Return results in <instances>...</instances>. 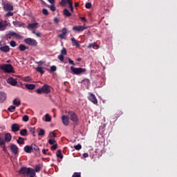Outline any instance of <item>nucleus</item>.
Returning <instances> with one entry per match:
<instances>
[{
  "label": "nucleus",
  "instance_id": "1",
  "mask_svg": "<svg viewBox=\"0 0 177 177\" xmlns=\"http://www.w3.org/2000/svg\"><path fill=\"white\" fill-rule=\"evenodd\" d=\"M18 173L19 175H23V176L34 177L36 175L34 169L31 167L27 168L26 167H21L20 170L18 171Z\"/></svg>",
  "mask_w": 177,
  "mask_h": 177
},
{
  "label": "nucleus",
  "instance_id": "2",
  "mask_svg": "<svg viewBox=\"0 0 177 177\" xmlns=\"http://www.w3.org/2000/svg\"><path fill=\"white\" fill-rule=\"evenodd\" d=\"M12 37H14V38H15L16 39H23V37L21 36L20 34L12 30L6 35V39H12Z\"/></svg>",
  "mask_w": 177,
  "mask_h": 177
},
{
  "label": "nucleus",
  "instance_id": "3",
  "mask_svg": "<svg viewBox=\"0 0 177 177\" xmlns=\"http://www.w3.org/2000/svg\"><path fill=\"white\" fill-rule=\"evenodd\" d=\"M1 70H3V71H5V73H15L13 71V66L10 64H6L3 66H0Z\"/></svg>",
  "mask_w": 177,
  "mask_h": 177
},
{
  "label": "nucleus",
  "instance_id": "4",
  "mask_svg": "<svg viewBox=\"0 0 177 177\" xmlns=\"http://www.w3.org/2000/svg\"><path fill=\"white\" fill-rule=\"evenodd\" d=\"M71 71H72L73 74H75V75H80V74L85 73L86 71V69L83 68H75L74 66H71Z\"/></svg>",
  "mask_w": 177,
  "mask_h": 177
},
{
  "label": "nucleus",
  "instance_id": "5",
  "mask_svg": "<svg viewBox=\"0 0 177 177\" xmlns=\"http://www.w3.org/2000/svg\"><path fill=\"white\" fill-rule=\"evenodd\" d=\"M68 117H69L71 121H73L75 124H77L79 121L78 116L73 111H69L68 112Z\"/></svg>",
  "mask_w": 177,
  "mask_h": 177
},
{
  "label": "nucleus",
  "instance_id": "6",
  "mask_svg": "<svg viewBox=\"0 0 177 177\" xmlns=\"http://www.w3.org/2000/svg\"><path fill=\"white\" fill-rule=\"evenodd\" d=\"M1 5L6 12H12L13 10V5L10 3H6L5 1L2 0Z\"/></svg>",
  "mask_w": 177,
  "mask_h": 177
},
{
  "label": "nucleus",
  "instance_id": "7",
  "mask_svg": "<svg viewBox=\"0 0 177 177\" xmlns=\"http://www.w3.org/2000/svg\"><path fill=\"white\" fill-rule=\"evenodd\" d=\"M24 42L25 44H27V45H29L30 46H37V45H38V42H37V40L30 37L25 39Z\"/></svg>",
  "mask_w": 177,
  "mask_h": 177
},
{
  "label": "nucleus",
  "instance_id": "8",
  "mask_svg": "<svg viewBox=\"0 0 177 177\" xmlns=\"http://www.w3.org/2000/svg\"><path fill=\"white\" fill-rule=\"evenodd\" d=\"M32 153L36 156V157H39L41 156V151H39V147L35 144H33V148L32 149Z\"/></svg>",
  "mask_w": 177,
  "mask_h": 177
},
{
  "label": "nucleus",
  "instance_id": "9",
  "mask_svg": "<svg viewBox=\"0 0 177 177\" xmlns=\"http://www.w3.org/2000/svg\"><path fill=\"white\" fill-rule=\"evenodd\" d=\"M10 150L13 154H19V147H17V145L15 144H11L10 145Z\"/></svg>",
  "mask_w": 177,
  "mask_h": 177
},
{
  "label": "nucleus",
  "instance_id": "10",
  "mask_svg": "<svg viewBox=\"0 0 177 177\" xmlns=\"http://www.w3.org/2000/svg\"><path fill=\"white\" fill-rule=\"evenodd\" d=\"M86 28H87L84 26H76L73 28V30L74 31H77L78 32H81L84 31V30H86Z\"/></svg>",
  "mask_w": 177,
  "mask_h": 177
},
{
  "label": "nucleus",
  "instance_id": "11",
  "mask_svg": "<svg viewBox=\"0 0 177 177\" xmlns=\"http://www.w3.org/2000/svg\"><path fill=\"white\" fill-rule=\"evenodd\" d=\"M6 27H8V21H0V31H5L6 30Z\"/></svg>",
  "mask_w": 177,
  "mask_h": 177
},
{
  "label": "nucleus",
  "instance_id": "12",
  "mask_svg": "<svg viewBox=\"0 0 177 177\" xmlns=\"http://www.w3.org/2000/svg\"><path fill=\"white\" fill-rule=\"evenodd\" d=\"M88 100L91 101L93 104H97V99L96 96L93 93H91L90 96L88 97Z\"/></svg>",
  "mask_w": 177,
  "mask_h": 177
},
{
  "label": "nucleus",
  "instance_id": "13",
  "mask_svg": "<svg viewBox=\"0 0 177 177\" xmlns=\"http://www.w3.org/2000/svg\"><path fill=\"white\" fill-rule=\"evenodd\" d=\"M7 82L8 84H10V85H12V86H16V85H17V80L13 77L8 78Z\"/></svg>",
  "mask_w": 177,
  "mask_h": 177
},
{
  "label": "nucleus",
  "instance_id": "14",
  "mask_svg": "<svg viewBox=\"0 0 177 177\" xmlns=\"http://www.w3.org/2000/svg\"><path fill=\"white\" fill-rule=\"evenodd\" d=\"M42 90H43V93H50V86L48 84H44L42 87H41Z\"/></svg>",
  "mask_w": 177,
  "mask_h": 177
},
{
  "label": "nucleus",
  "instance_id": "15",
  "mask_svg": "<svg viewBox=\"0 0 177 177\" xmlns=\"http://www.w3.org/2000/svg\"><path fill=\"white\" fill-rule=\"evenodd\" d=\"M33 145L34 144H32L31 146L30 145L25 146L24 148V151L29 154L31 153L32 152Z\"/></svg>",
  "mask_w": 177,
  "mask_h": 177
},
{
  "label": "nucleus",
  "instance_id": "16",
  "mask_svg": "<svg viewBox=\"0 0 177 177\" xmlns=\"http://www.w3.org/2000/svg\"><path fill=\"white\" fill-rule=\"evenodd\" d=\"M66 35H67V28H64L62 30V34H59V37L61 38V39H65Z\"/></svg>",
  "mask_w": 177,
  "mask_h": 177
},
{
  "label": "nucleus",
  "instance_id": "17",
  "mask_svg": "<svg viewBox=\"0 0 177 177\" xmlns=\"http://www.w3.org/2000/svg\"><path fill=\"white\" fill-rule=\"evenodd\" d=\"M68 120H69V117L64 115L62 117V124H64V125H65L66 127H67V125H68Z\"/></svg>",
  "mask_w": 177,
  "mask_h": 177
},
{
  "label": "nucleus",
  "instance_id": "18",
  "mask_svg": "<svg viewBox=\"0 0 177 177\" xmlns=\"http://www.w3.org/2000/svg\"><path fill=\"white\" fill-rule=\"evenodd\" d=\"M6 93H5L4 92L0 91V103H3V102H5V100H6Z\"/></svg>",
  "mask_w": 177,
  "mask_h": 177
},
{
  "label": "nucleus",
  "instance_id": "19",
  "mask_svg": "<svg viewBox=\"0 0 177 177\" xmlns=\"http://www.w3.org/2000/svg\"><path fill=\"white\" fill-rule=\"evenodd\" d=\"M12 132H19V131H20V127L17 123H15L12 125Z\"/></svg>",
  "mask_w": 177,
  "mask_h": 177
},
{
  "label": "nucleus",
  "instance_id": "20",
  "mask_svg": "<svg viewBox=\"0 0 177 177\" xmlns=\"http://www.w3.org/2000/svg\"><path fill=\"white\" fill-rule=\"evenodd\" d=\"M0 50L1 52H4L5 53H8V52L10 51V48L8 46H3L0 47Z\"/></svg>",
  "mask_w": 177,
  "mask_h": 177
},
{
  "label": "nucleus",
  "instance_id": "21",
  "mask_svg": "<svg viewBox=\"0 0 177 177\" xmlns=\"http://www.w3.org/2000/svg\"><path fill=\"white\" fill-rule=\"evenodd\" d=\"M12 24L15 27H24V23L20 22L19 21H13Z\"/></svg>",
  "mask_w": 177,
  "mask_h": 177
},
{
  "label": "nucleus",
  "instance_id": "22",
  "mask_svg": "<svg viewBox=\"0 0 177 177\" xmlns=\"http://www.w3.org/2000/svg\"><path fill=\"white\" fill-rule=\"evenodd\" d=\"M4 140L5 142H10V140H12V135L10 134V133H7L5 134L4 136Z\"/></svg>",
  "mask_w": 177,
  "mask_h": 177
},
{
  "label": "nucleus",
  "instance_id": "23",
  "mask_svg": "<svg viewBox=\"0 0 177 177\" xmlns=\"http://www.w3.org/2000/svg\"><path fill=\"white\" fill-rule=\"evenodd\" d=\"M25 87L29 89V91H33V89H35V84H25Z\"/></svg>",
  "mask_w": 177,
  "mask_h": 177
},
{
  "label": "nucleus",
  "instance_id": "24",
  "mask_svg": "<svg viewBox=\"0 0 177 177\" xmlns=\"http://www.w3.org/2000/svg\"><path fill=\"white\" fill-rule=\"evenodd\" d=\"M5 138H3V133H0V146H5Z\"/></svg>",
  "mask_w": 177,
  "mask_h": 177
},
{
  "label": "nucleus",
  "instance_id": "25",
  "mask_svg": "<svg viewBox=\"0 0 177 177\" xmlns=\"http://www.w3.org/2000/svg\"><path fill=\"white\" fill-rule=\"evenodd\" d=\"M38 28V23H32V24H29L27 26V28Z\"/></svg>",
  "mask_w": 177,
  "mask_h": 177
},
{
  "label": "nucleus",
  "instance_id": "26",
  "mask_svg": "<svg viewBox=\"0 0 177 177\" xmlns=\"http://www.w3.org/2000/svg\"><path fill=\"white\" fill-rule=\"evenodd\" d=\"M71 41H72V44L73 46H77V47L80 46V43H78V41H77V39H75V38L72 37Z\"/></svg>",
  "mask_w": 177,
  "mask_h": 177
},
{
  "label": "nucleus",
  "instance_id": "27",
  "mask_svg": "<svg viewBox=\"0 0 177 177\" xmlns=\"http://www.w3.org/2000/svg\"><path fill=\"white\" fill-rule=\"evenodd\" d=\"M19 50H21V52H24V50H26V49H28V48L24 44H20L19 46Z\"/></svg>",
  "mask_w": 177,
  "mask_h": 177
},
{
  "label": "nucleus",
  "instance_id": "28",
  "mask_svg": "<svg viewBox=\"0 0 177 177\" xmlns=\"http://www.w3.org/2000/svg\"><path fill=\"white\" fill-rule=\"evenodd\" d=\"M64 16H66V17H70V16H71V12H70L67 8H65L64 10Z\"/></svg>",
  "mask_w": 177,
  "mask_h": 177
},
{
  "label": "nucleus",
  "instance_id": "29",
  "mask_svg": "<svg viewBox=\"0 0 177 177\" xmlns=\"http://www.w3.org/2000/svg\"><path fill=\"white\" fill-rule=\"evenodd\" d=\"M13 104L15 106H17V107H19V106H20V104H21V101L18 100L17 99H15L13 100Z\"/></svg>",
  "mask_w": 177,
  "mask_h": 177
},
{
  "label": "nucleus",
  "instance_id": "30",
  "mask_svg": "<svg viewBox=\"0 0 177 177\" xmlns=\"http://www.w3.org/2000/svg\"><path fill=\"white\" fill-rule=\"evenodd\" d=\"M45 121L46 122H50L52 121V118L48 113L45 115Z\"/></svg>",
  "mask_w": 177,
  "mask_h": 177
},
{
  "label": "nucleus",
  "instance_id": "31",
  "mask_svg": "<svg viewBox=\"0 0 177 177\" xmlns=\"http://www.w3.org/2000/svg\"><path fill=\"white\" fill-rule=\"evenodd\" d=\"M19 133L21 136H27V129H21Z\"/></svg>",
  "mask_w": 177,
  "mask_h": 177
},
{
  "label": "nucleus",
  "instance_id": "32",
  "mask_svg": "<svg viewBox=\"0 0 177 177\" xmlns=\"http://www.w3.org/2000/svg\"><path fill=\"white\" fill-rule=\"evenodd\" d=\"M33 170L35 171V172H40L41 171V165H36L35 166V169Z\"/></svg>",
  "mask_w": 177,
  "mask_h": 177
},
{
  "label": "nucleus",
  "instance_id": "33",
  "mask_svg": "<svg viewBox=\"0 0 177 177\" xmlns=\"http://www.w3.org/2000/svg\"><path fill=\"white\" fill-rule=\"evenodd\" d=\"M71 1H72L71 0H62L60 5L62 6H66V3H69Z\"/></svg>",
  "mask_w": 177,
  "mask_h": 177
},
{
  "label": "nucleus",
  "instance_id": "34",
  "mask_svg": "<svg viewBox=\"0 0 177 177\" xmlns=\"http://www.w3.org/2000/svg\"><path fill=\"white\" fill-rule=\"evenodd\" d=\"M36 71H37V73H40V74H44L45 71H44V68H42V67L41 66H38L36 68Z\"/></svg>",
  "mask_w": 177,
  "mask_h": 177
},
{
  "label": "nucleus",
  "instance_id": "35",
  "mask_svg": "<svg viewBox=\"0 0 177 177\" xmlns=\"http://www.w3.org/2000/svg\"><path fill=\"white\" fill-rule=\"evenodd\" d=\"M17 142L18 145H24V138H23L21 137H19Z\"/></svg>",
  "mask_w": 177,
  "mask_h": 177
},
{
  "label": "nucleus",
  "instance_id": "36",
  "mask_svg": "<svg viewBox=\"0 0 177 177\" xmlns=\"http://www.w3.org/2000/svg\"><path fill=\"white\" fill-rule=\"evenodd\" d=\"M38 136H45V130H44L43 129H40L38 133Z\"/></svg>",
  "mask_w": 177,
  "mask_h": 177
},
{
  "label": "nucleus",
  "instance_id": "37",
  "mask_svg": "<svg viewBox=\"0 0 177 177\" xmlns=\"http://www.w3.org/2000/svg\"><path fill=\"white\" fill-rule=\"evenodd\" d=\"M82 82L84 85H87V86H89V84H91V81L89 80V79H84L82 80Z\"/></svg>",
  "mask_w": 177,
  "mask_h": 177
},
{
  "label": "nucleus",
  "instance_id": "38",
  "mask_svg": "<svg viewBox=\"0 0 177 177\" xmlns=\"http://www.w3.org/2000/svg\"><path fill=\"white\" fill-rule=\"evenodd\" d=\"M57 158H63V154H62V150H58L57 153Z\"/></svg>",
  "mask_w": 177,
  "mask_h": 177
},
{
  "label": "nucleus",
  "instance_id": "39",
  "mask_svg": "<svg viewBox=\"0 0 177 177\" xmlns=\"http://www.w3.org/2000/svg\"><path fill=\"white\" fill-rule=\"evenodd\" d=\"M24 81H26V82H30V81H32V79L30 76H26L24 78Z\"/></svg>",
  "mask_w": 177,
  "mask_h": 177
},
{
  "label": "nucleus",
  "instance_id": "40",
  "mask_svg": "<svg viewBox=\"0 0 177 177\" xmlns=\"http://www.w3.org/2000/svg\"><path fill=\"white\" fill-rule=\"evenodd\" d=\"M61 55H64V56H66L67 55V50L66 49V48H63L61 50Z\"/></svg>",
  "mask_w": 177,
  "mask_h": 177
},
{
  "label": "nucleus",
  "instance_id": "41",
  "mask_svg": "<svg viewBox=\"0 0 177 177\" xmlns=\"http://www.w3.org/2000/svg\"><path fill=\"white\" fill-rule=\"evenodd\" d=\"M8 110L10 111V113H13V111L16 110V106H10V107H8Z\"/></svg>",
  "mask_w": 177,
  "mask_h": 177
},
{
  "label": "nucleus",
  "instance_id": "42",
  "mask_svg": "<svg viewBox=\"0 0 177 177\" xmlns=\"http://www.w3.org/2000/svg\"><path fill=\"white\" fill-rule=\"evenodd\" d=\"M49 136L51 139H55L56 138V133L54 131L50 132Z\"/></svg>",
  "mask_w": 177,
  "mask_h": 177
},
{
  "label": "nucleus",
  "instance_id": "43",
  "mask_svg": "<svg viewBox=\"0 0 177 177\" xmlns=\"http://www.w3.org/2000/svg\"><path fill=\"white\" fill-rule=\"evenodd\" d=\"M28 120H29L28 115H25L23 116L22 120L24 122H27L28 121Z\"/></svg>",
  "mask_w": 177,
  "mask_h": 177
},
{
  "label": "nucleus",
  "instance_id": "44",
  "mask_svg": "<svg viewBox=\"0 0 177 177\" xmlns=\"http://www.w3.org/2000/svg\"><path fill=\"white\" fill-rule=\"evenodd\" d=\"M49 145H55L56 143V140L55 139H49L48 140Z\"/></svg>",
  "mask_w": 177,
  "mask_h": 177
},
{
  "label": "nucleus",
  "instance_id": "45",
  "mask_svg": "<svg viewBox=\"0 0 177 177\" xmlns=\"http://www.w3.org/2000/svg\"><path fill=\"white\" fill-rule=\"evenodd\" d=\"M75 150H81L82 149V146L80 144H78L74 147Z\"/></svg>",
  "mask_w": 177,
  "mask_h": 177
},
{
  "label": "nucleus",
  "instance_id": "46",
  "mask_svg": "<svg viewBox=\"0 0 177 177\" xmlns=\"http://www.w3.org/2000/svg\"><path fill=\"white\" fill-rule=\"evenodd\" d=\"M95 46H97V45H96V44H90L88 46H87V48H88V49H91V48H93V49H95Z\"/></svg>",
  "mask_w": 177,
  "mask_h": 177
},
{
  "label": "nucleus",
  "instance_id": "47",
  "mask_svg": "<svg viewBox=\"0 0 177 177\" xmlns=\"http://www.w3.org/2000/svg\"><path fill=\"white\" fill-rule=\"evenodd\" d=\"M72 177H81V173L80 172H75Z\"/></svg>",
  "mask_w": 177,
  "mask_h": 177
},
{
  "label": "nucleus",
  "instance_id": "48",
  "mask_svg": "<svg viewBox=\"0 0 177 177\" xmlns=\"http://www.w3.org/2000/svg\"><path fill=\"white\" fill-rule=\"evenodd\" d=\"M69 9L71 12H74V8L73 7V1H71L69 3Z\"/></svg>",
  "mask_w": 177,
  "mask_h": 177
},
{
  "label": "nucleus",
  "instance_id": "49",
  "mask_svg": "<svg viewBox=\"0 0 177 177\" xmlns=\"http://www.w3.org/2000/svg\"><path fill=\"white\" fill-rule=\"evenodd\" d=\"M42 13L43 15H44L45 16H48V15H49V12H48V10H46V8H44L42 10Z\"/></svg>",
  "mask_w": 177,
  "mask_h": 177
},
{
  "label": "nucleus",
  "instance_id": "50",
  "mask_svg": "<svg viewBox=\"0 0 177 177\" xmlns=\"http://www.w3.org/2000/svg\"><path fill=\"white\" fill-rule=\"evenodd\" d=\"M12 16H13V12L8 11L6 14V17H11Z\"/></svg>",
  "mask_w": 177,
  "mask_h": 177
},
{
  "label": "nucleus",
  "instance_id": "51",
  "mask_svg": "<svg viewBox=\"0 0 177 177\" xmlns=\"http://www.w3.org/2000/svg\"><path fill=\"white\" fill-rule=\"evenodd\" d=\"M58 59H59V60H60V62H64V55H59V56H58Z\"/></svg>",
  "mask_w": 177,
  "mask_h": 177
},
{
  "label": "nucleus",
  "instance_id": "52",
  "mask_svg": "<svg viewBox=\"0 0 177 177\" xmlns=\"http://www.w3.org/2000/svg\"><path fill=\"white\" fill-rule=\"evenodd\" d=\"M50 9L52 12H55L56 11V7H55L54 4H52L51 6H50Z\"/></svg>",
  "mask_w": 177,
  "mask_h": 177
},
{
  "label": "nucleus",
  "instance_id": "53",
  "mask_svg": "<svg viewBox=\"0 0 177 177\" xmlns=\"http://www.w3.org/2000/svg\"><path fill=\"white\" fill-rule=\"evenodd\" d=\"M85 8L86 9H91L92 8V3H86V5H85Z\"/></svg>",
  "mask_w": 177,
  "mask_h": 177
},
{
  "label": "nucleus",
  "instance_id": "54",
  "mask_svg": "<svg viewBox=\"0 0 177 177\" xmlns=\"http://www.w3.org/2000/svg\"><path fill=\"white\" fill-rule=\"evenodd\" d=\"M29 131L32 135H34L35 133V129L34 127H29Z\"/></svg>",
  "mask_w": 177,
  "mask_h": 177
},
{
  "label": "nucleus",
  "instance_id": "55",
  "mask_svg": "<svg viewBox=\"0 0 177 177\" xmlns=\"http://www.w3.org/2000/svg\"><path fill=\"white\" fill-rule=\"evenodd\" d=\"M10 46H12V48H15V47L17 46L16 41L12 40V41L10 42Z\"/></svg>",
  "mask_w": 177,
  "mask_h": 177
},
{
  "label": "nucleus",
  "instance_id": "56",
  "mask_svg": "<svg viewBox=\"0 0 177 177\" xmlns=\"http://www.w3.org/2000/svg\"><path fill=\"white\" fill-rule=\"evenodd\" d=\"M56 70H57V68L56 67V66H50V71H52L53 73H55V71H56Z\"/></svg>",
  "mask_w": 177,
  "mask_h": 177
},
{
  "label": "nucleus",
  "instance_id": "57",
  "mask_svg": "<svg viewBox=\"0 0 177 177\" xmlns=\"http://www.w3.org/2000/svg\"><path fill=\"white\" fill-rule=\"evenodd\" d=\"M37 93H38V95H41V93H42V92H44V90H42V87L41 88H38L37 90H36Z\"/></svg>",
  "mask_w": 177,
  "mask_h": 177
},
{
  "label": "nucleus",
  "instance_id": "58",
  "mask_svg": "<svg viewBox=\"0 0 177 177\" xmlns=\"http://www.w3.org/2000/svg\"><path fill=\"white\" fill-rule=\"evenodd\" d=\"M50 149L53 151L56 150V149H57V144H54L53 146H51Z\"/></svg>",
  "mask_w": 177,
  "mask_h": 177
},
{
  "label": "nucleus",
  "instance_id": "59",
  "mask_svg": "<svg viewBox=\"0 0 177 177\" xmlns=\"http://www.w3.org/2000/svg\"><path fill=\"white\" fill-rule=\"evenodd\" d=\"M68 60L70 64H72V66H75V63H74V61H73V59L68 58Z\"/></svg>",
  "mask_w": 177,
  "mask_h": 177
},
{
  "label": "nucleus",
  "instance_id": "60",
  "mask_svg": "<svg viewBox=\"0 0 177 177\" xmlns=\"http://www.w3.org/2000/svg\"><path fill=\"white\" fill-rule=\"evenodd\" d=\"M116 114H117L118 117H120V115H122V111H120V110H118L116 111Z\"/></svg>",
  "mask_w": 177,
  "mask_h": 177
},
{
  "label": "nucleus",
  "instance_id": "61",
  "mask_svg": "<svg viewBox=\"0 0 177 177\" xmlns=\"http://www.w3.org/2000/svg\"><path fill=\"white\" fill-rule=\"evenodd\" d=\"M80 20H82V21H84V23H86V18L85 17H81Z\"/></svg>",
  "mask_w": 177,
  "mask_h": 177
},
{
  "label": "nucleus",
  "instance_id": "62",
  "mask_svg": "<svg viewBox=\"0 0 177 177\" xmlns=\"http://www.w3.org/2000/svg\"><path fill=\"white\" fill-rule=\"evenodd\" d=\"M83 157L84 158H88V157H89V154H88V153H83Z\"/></svg>",
  "mask_w": 177,
  "mask_h": 177
},
{
  "label": "nucleus",
  "instance_id": "63",
  "mask_svg": "<svg viewBox=\"0 0 177 177\" xmlns=\"http://www.w3.org/2000/svg\"><path fill=\"white\" fill-rule=\"evenodd\" d=\"M47 151H49V149H42V153H43V154H46V152Z\"/></svg>",
  "mask_w": 177,
  "mask_h": 177
},
{
  "label": "nucleus",
  "instance_id": "64",
  "mask_svg": "<svg viewBox=\"0 0 177 177\" xmlns=\"http://www.w3.org/2000/svg\"><path fill=\"white\" fill-rule=\"evenodd\" d=\"M54 21L55 23H59V18L57 17L54 18Z\"/></svg>",
  "mask_w": 177,
  "mask_h": 177
}]
</instances>
